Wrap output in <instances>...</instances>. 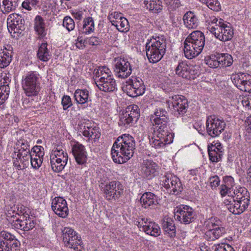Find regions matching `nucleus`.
Listing matches in <instances>:
<instances>
[{"instance_id": "nucleus-1", "label": "nucleus", "mask_w": 251, "mask_h": 251, "mask_svg": "<svg viewBox=\"0 0 251 251\" xmlns=\"http://www.w3.org/2000/svg\"><path fill=\"white\" fill-rule=\"evenodd\" d=\"M234 179L230 176L223 177L222 184L220 186V194L222 198L227 195L224 203L228 210L235 215L243 213L248 207L250 196L247 189L244 187H235Z\"/></svg>"}, {"instance_id": "nucleus-2", "label": "nucleus", "mask_w": 251, "mask_h": 251, "mask_svg": "<svg viewBox=\"0 0 251 251\" xmlns=\"http://www.w3.org/2000/svg\"><path fill=\"white\" fill-rule=\"evenodd\" d=\"M135 147V141L132 136L124 134L119 136L111 150L113 161L119 164L126 163L133 156Z\"/></svg>"}, {"instance_id": "nucleus-3", "label": "nucleus", "mask_w": 251, "mask_h": 251, "mask_svg": "<svg viewBox=\"0 0 251 251\" xmlns=\"http://www.w3.org/2000/svg\"><path fill=\"white\" fill-rule=\"evenodd\" d=\"M30 145L25 139L20 138L15 144L11 153L13 166L18 170L26 168L29 164Z\"/></svg>"}, {"instance_id": "nucleus-4", "label": "nucleus", "mask_w": 251, "mask_h": 251, "mask_svg": "<svg viewBox=\"0 0 251 251\" xmlns=\"http://www.w3.org/2000/svg\"><path fill=\"white\" fill-rule=\"evenodd\" d=\"M205 36L200 30L193 31L186 38L184 42L185 56L191 59L199 55L204 48Z\"/></svg>"}, {"instance_id": "nucleus-5", "label": "nucleus", "mask_w": 251, "mask_h": 251, "mask_svg": "<svg viewBox=\"0 0 251 251\" xmlns=\"http://www.w3.org/2000/svg\"><path fill=\"white\" fill-rule=\"evenodd\" d=\"M22 86L26 96H37L41 89L39 74L34 71L27 73L23 77Z\"/></svg>"}, {"instance_id": "nucleus-6", "label": "nucleus", "mask_w": 251, "mask_h": 251, "mask_svg": "<svg viewBox=\"0 0 251 251\" xmlns=\"http://www.w3.org/2000/svg\"><path fill=\"white\" fill-rule=\"evenodd\" d=\"M166 104L177 117L186 113L188 107L187 100L184 96L178 95L170 96L166 100Z\"/></svg>"}, {"instance_id": "nucleus-7", "label": "nucleus", "mask_w": 251, "mask_h": 251, "mask_svg": "<svg viewBox=\"0 0 251 251\" xmlns=\"http://www.w3.org/2000/svg\"><path fill=\"white\" fill-rule=\"evenodd\" d=\"M207 28L216 38L221 41H228L233 37V29L231 25L222 19H219L217 27L209 26Z\"/></svg>"}, {"instance_id": "nucleus-8", "label": "nucleus", "mask_w": 251, "mask_h": 251, "mask_svg": "<svg viewBox=\"0 0 251 251\" xmlns=\"http://www.w3.org/2000/svg\"><path fill=\"white\" fill-rule=\"evenodd\" d=\"M174 217L180 223L184 225H189L196 220L197 214L191 207L187 205L181 204L176 207Z\"/></svg>"}, {"instance_id": "nucleus-9", "label": "nucleus", "mask_w": 251, "mask_h": 251, "mask_svg": "<svg viewBox=\"0 0 251 251\" xmlns=\"http://www.w3.org/2000/svg\"><path fill=\"white\" fill-rule=\"evenodd\" d=\"M226 123L215 115H210L207 118L206 130L207 134L211 137L219 136L224 130Z\"/></svg>"}, {"instance_id": "nucleus-10", "label": "nucleus", "mask_w": 251, "mask_h": 251, "mask_svg": "<svg viewBox=\"0 0 251 251\" xmlns=\"http://www.w3.org/2000/svg\"><path fill=\"white\" fill-rule=\"evenodd\" d=\"M100 187L104 194L105 198L110 201L118 200L123 192V186L119 181H112L104 185L101 183Z\"/></svg>"}, {"instance_id": "nucleus-11", "label": "nucleus", "mask_w": 251, "mask_h": 251, "mask_svg": "<svg viewBox=\"0 0 251 251\" xmlns=\"http://www.w3.org/2000/svg\"><path fill=\"white\" fill-rule=\"evenodd\" d=\"M206 64L212 68H224L230 66L233 63V58L228 53L211 54L206 59Z\"/></svg>"}, {"instance_id": "nucleus-12", "label": "nucleus", "mask_w": 251, "mask_h": 251, "mask_svg": "<svg viewBox=\"0 0 251 251\" xmlns=\"http://www.w3.org/2000/svg\"><path fill=\"white\" fill-rule=\"evenodd\" d=\"M62 236L65 246L73 249H77V246L80 245L82 241L80 237L73 228L65 227L62 230Z\"/></svg>"}, {"instance_id": "nucleus-13", "label": "nucleus", "mask_w": 251, "mask_h": 251, "mask_svg": "<svg viewBox=\"0 0 251 251\" xmlns=\"http://www.w3.org/2000/svg\"><path fill=\"white\" fill-rule=\"evenodd\" d=\"M145 90L143 80L139 77L132 76L128 84L126 86L125 91L129 97L134 98L143 95Z\"/></svg>"}, {"instance_id": "nucleus-14", "label": "nucleus", "mask_w": 251, "mask_h": 251, "mask_svg": "<svg viewBox=\"0 0 251 251\" xmlns=\"http://www.w3.org/2000/svg\"><path fill=\"white\" fill-rule=\"evenodd\" d=\"M163 187L170 190V193L177 195L183 190V186L179 178L172 174H167L162 177Z\"/></svg>"}, {"instance_id": "nucleus-15", "label": "nucleus", "mask_w": 251, "mask_h": 251, "mask_svg": "<svg viewBox=\"0 0 251 251\" xmlns=\"http://www.w3.org/2000/svg\"><path fill=\"white\" fill-rule=\"evenodd\" d=\"M114 72L115 75L121 78H126L131 74L132 68L127 59L124 58H115L114 65Z\"/></svg>"}, {"instance_id": "nucleus-16", "label": "nucleus", "mask_w": 251, "mask_h": 251, "mask_svg": "<svg viewBox=\"0 0 251 251\" xmlns=\"http://www.w3.org/2000/svg\"><path fill=\"white\" fill-rule=\"evenodd\" d=\"M78 131L84 136L88 138V140H93L94 142L98 141L100 136L99 129L96 127L91 126V123L88 122L80 121L77 126Z\"/></svg>"}, {"instance_id": "nucleus-17", "label": "nucleus", "mask_w": 251, "mask_h": 251, "mask_svg": "<svg viewBox=\"0 0 251 251\" xmlns=\"http://www.w3.org/2000/svg\"><path fill=\"white\" fill-rule=\"evenodd\" d=\"M136 225L141 231L154 237L158 236L161 233V230L158 224L146 218L139 219Z\"/></svg>"}, {"instance_id": "nucleus-18", "label": "nucleus", "mask_w": 251, "mask_h": 251, "mask_svg": "<svg viewBox=\"0 0 251 251\" xmlns=\"http://www.w3.org/2000/svg\"><path fill=\"white\" fill-rule=\"evenodd\" d=\"M231 79L240 90L251 93V75L247 73H239L232 74Z\"/></svg>"}, {"instance_id": "nucleus-19", "label": "nucleus", "mask_w": 251, "mask_h": 251, "mask_svg": "<svg viewBox=\"0 0 251 251\" xmlns=\"http://www.w3.org/2000/svg\"><path fill=\"white\" fill-rule=\"evenodd\" d=\"M175 71L177 75L187 79H194L199 74V71L196 66L188 64L184 61L178 63Z\"/></svg>"}, {"instance_id": "nucleus-20", "label": "nucleus", "mask_w": 251, "mask_h": 251, "mask_svg": "<svg viewBox=\"0 0 251 251\" xmlns=\"http://www.w3.org/2000/svg\"><path fill=\"white\" fill-rule=\"evenodd\" d=\"M51 209L59 217L66 218L69 214V208L66 201L61 197L51 198Z\"/></svg>"}, {"instance_id": "nucleus-21", "label": "nucleus", "mask_w": 251, "mask_h": 251, "mask_svg": "<svg viewBox=\"0 0 251 251\" xmlns=\"http://www.w3.org/2000/svg\"><path fill=\"white\" fill-rule=\"evenodd\" d=\"M150 120L154 127H166L169 121L167 112L163 108H157L151 115Z\"/></svg>"}, {"instance_id": "nucleus-22", "label": "nucleus", "mask_w": 251, "mask_h": 251, "mask_svg": "<svg viewBox=\"0 0 251 251\" xmlns=\"http://www.w3.org/2000/svg\"><path fill=\"white\" fill-rule=\"evenodd\" d=\"M7 23L9 32L12 33L13 31L15 33H18L20 30L23 29L25 21L22 16L16 13H12L9 15L7 19Z\"/></svg>"}, {"instance_id": "nucleus-23", "label": "nucleus", "mask_w": 251, "mask_h": 251, "mask_svg": "<svg viewBox=\"0 0 251 251\" xmlns=\"http://www.w3.org/2000/svg\"><path fill=\"white\" fill-rule=\"evenodd\" d=\"M72 152L77 164L83 165L86 163L87 152L82 144L75 142L72 147Z\"/></svg>"}, {"instance_id": "nucleus-24", "label": "nucleus", "mask_w": 251, "mask_h": 251, "mask_svg": "<svg viewBox=\"0 0 251 251\" xmlns=\"http://www.w3.org/2000/svg\"><path fill=\"white\" fill-rule=\"evenodd\" d=\"M35 223L29 216L26 212L20 217V219H17L12 223V226L17 229L28 231L35 226Z\"/></svg>"}, {"instance_id": "nucleus-25", "label": "nucleus", "mask_w": 251, "mask_h": 251, "mask_svg": "<svg viewBox=\"0 0 251 251\" xmlns=\"http://www.w3.org/2000/svg\"><path fill=\"white\" fill-rule=\"evenodd\" d=\"M209 160L214 163L220 161L223 155L224 149L220 142H213L208 146Z\"/></svg>"}, {"instance_id": "nucleus-26", "label": "nucleus", "mask_w": 251, "mask_h": 251, "mask_svg": "<svg viewBox=\"0 0 251 251\" xmlns=\"http://www.w3.org/2000/svg\"><path fill=\"white\" fill-rule=\"evenodd\" d=\"M146 44L151 47V49H155L166 52L167 41L164 35L155 34L150 39H148Z\"/></svg>"}, {"instance_id": "nucleus-27", "label": "nucleus", "mask_w": 251, "mask_h": 251, "mask_svg": "<svg viewBox=\"0 0 251 251\" xmlns=\"http://www.w3.org/2000/svg\"><path fill=\"white\" fill-rule=\"evenodd\" d=\"M153 135H155L156 138L162 141L165 145L172 143L173 141V137L171 133L168 131V127H154Z\"/></svg>"}, {"instance_id": "nucleus-28", "label": "nucleus", "mask_w": 251, "mask_h": 251, "mask_svg": "<svg viewBox=\"0 0 251 251\" xmlns=\"http://www.w3.org/2000/svg\"><path fill=\"white\" fill-rule=\"evenodd\" d=\"M158 167L157 164L151 160H146L142 166V173L145 176L151 179L158 174Z\"/></svg>"}, {"instance_id": "nucleus-29", "label": "nucleus", "mask_w": 251, "mask_h": 251, "mask_svg": "<svg viewBox=\"0 0 251 251\" xmlns=\"http://www.w3.org/2000/svg\"><path fill=\"white\" fill-rule=\"evenodd\" d=\"M95 84L100 91L105 93L114 92L117 90V84L114 77Z\"/></svg>"}, {"instance_id": "nucleus-30", "label": "nucleus", "mask_w": 251, "mask_h": 251, "mask_svg": "<svg viewBox=\"0 0 251 251\" xmlns=\"http://www.w3.org/2000/svg\"><path fill=\"white\" fill-rule=\"evenodd\" d=\"M94 74L95 83L114 77L111 70L105 66H100L98 69H95Z\"/></svg>"}, {"instance_id": "nucleus-31", "label": "nucleus", "mask_w": 251, "mask_h": 251, "mask_svg": "<svg viewBox=\"0 0 251 251\" xmlns=\"http://www.w3.org/2000/svg\"><path fill=\"white\" fill-rule=\"evenodd\" d=\"M147 56L150 62L156 63L160 61L164 56L165 51L151 49V47L146 44Z\"/></svg>"}, {"instance_id": "nucleus-32", "label": "nucleus", "mask_w": 251, "mask_h": 251, "mask_svg": "<svg viewBox=\"0 0 251 251\" xmlns=\"http://www.w3.org/2000/svg\"><path fill=\"white\" fill-rule=\"evenodd\" d=\"M140 202L142 207L149 208L158 203L157 198L152 193L147 192L142 195L140 198Z\"/></svg>"}, {"instance_id": "nucleus-33", "label": "nucleus", "mask_w": 251, "mask_h": 251, "mask_svg": "<svg viewBox=\"0 0 251 251\" xmlns=\"http://www.w3.org/2000/svg\"><path fill=\"white\" fill-rule=\"evenodd\" d=\"M12 48L8 46L0 50V68H5L7 67L12 61Z\"/></svg>"}, {"instance_id": "nucleus-34", "label": "nucleus", "mask_w": 251, "mask_h": 251, "mask_svg": "<svg viewBox=\"0 0 251 251\" xmlns=\"http://www.w3.org/2000/svg\"><path fill=\"white\" fill-rule=\"evenodd\" d=\"M226 232V229L224 226H217L211 228L206 231L204 234V238L209 241H214L218 239Z\"/></svg>"}, {"instance_id": "nucleus-35", "label": "nucleus", "mask_w": 251, "mask_h": 251, "mask_svg": "<svg viewBox=\"0 0 251 251\" xmlns=\"http://www.w3.org/2000/svg\"><path fill=\"white\" fill-rule=\"evenodd\" d=\"M74 98L76 102L79 104H85L91 101V98L87 89H77L74 93Z\"/></svg>"}, {"instance_id": "nucleus-36", "label": "nucleus", "mask_w": 251, "mask_h": 251, "mask_svg": "<svg viewBox=\"0 0 251 251\" xmlns=\"http://www.w3.org/2000/svg\"><path fill=\"white\" fill-rule=\"evenodd\" d=\"M162 227L165 235L170 238H174L176 235V228L174 222L170 218L164 220L162 223Z\"/></svg>"}, {"instance_id": "nucleus-37", "label": "nucleus", "mask_w": 251, "mask_h": 251, "mask_svg": "<svg viewBox=\"0 0 251 251\" xmlns=\"http://www.w3.org/2000/svg\"><path fill=\"white\" fill-rule=\"evenodd\" d=\"M185 26L189 29H194L199 25V20L197 17L191 11L186 12L183 18Z\"/></svg>"}, {"instance_id": "nucleus-38", "label": "nucleus", "mask_w": 251, "mask_h": 251, "mask_svg": "<svg viewBox=\"0 0 251 251\" xmlns=\"http://www.w3.org/2000/svg\"><path fill=\"white\" fill-rule=\"evenodd\" d=\"M47 42L42 43L39 46L37 57L41 61L43 62L48 61L51 57V53L48 49Z\"/></svg>"}, {"instance_id": "nucleus-39", "label": "nucleus", "mask_w": 251, "mask_h": 251, "mask_svg": "<svg viewBox=\"0 0 251 251\" xmlns=\"http://www.w3.org/2000/svg\"><path fill=\"white\" fill-rule=\"evenodd\" d=\"M0 240H3L4 243H8L9 246L13 248H19L21 245L20 241L13 235L5 231L0 232Z\"/></svg>"}, {"instance_id": "nucleus-40", "label": "nucleus", "mask_w": 251, "mask_h": 251, "mask_svg": "<svg viewBox=\"0 0 251 251\" xmlns=\"http://www.w3.org/2000/svg\"><path fill=\"white\" fill-rule=\"evenodd\" d=\"M34 29L41 38L45 37L47 35L44 20L40 15L36 16L34 19Z\"/></svg>"}, {"instance_id": "nucleus-41", "label": "nucleus", "mask_w": 251, "mask_h": 251, "mask_svg": "<svg viewBox=\"0 0 251 251\" xmlns=\"http://www.w3.org/2000/svg\"><path fill=\"white\" fill-rule=\"evenodd\" d=\"M144 4L147 9L152 13H158L162 9L160 0H145Z\"/></svg>"}, {"instance_id": "nucleus-42", "label": "nucleus", "mask_w": 251, "mask_h": 251, "mask_svg": "<svg viewBox=\"0 0 251 251\" xmlns=\"http://www.w3.org/2000/svg\"><path fill=\"white\" fill-rule=\"evenodd\" d=\"M94 30L95 23L93 18L91 17L84 18L83 21V26L80 30L81 33L88 35L93 33Z\"/></svg>"}, {"instance_id": "nucleus-43", "label": "nucleus", "mask_w": 251, "mask_h": 251, "mask_svg": "<svg viewBox=\"0 0 251 251\" xmlns=\"http://www.w3.org/2000/svg\"><path fill=\"white\" fill-rule=\"evenodd\" d=\"M19 3V0H3L1 11L4 14L14 11Z\"/></svg>"}, {"instance_id": "nucleus-44", "label": "nucleus", "mask_w": 251, "mask_h": 251, "mask_svg": "<svg viewBox=\"0 0 251 251\" xmlns=\"http://www.w3.org/2000/svg\"><path fill=\"white\" fill-rule=\"evenodd\" d=\"M135 123L136 122L132 118H130L128 113L122 112L120 114L118 123L119 126L124 128H128L131 126Z\"/></svg>"}, {"instance_id": "nucleus-45", "label": "nucleus", "mask_w": 251, "mask_h": 251, "mask_svg": "<svg viewBox=\"0 0 251 251\" xmlns=\"http://www.w3.org/2000/svg\"><path fill=\"white\" fill-rule=\"evenodd\" d=\"M126 113H128L131 118L136 122L140 117V109L138 105L132 104L129 105L126 109Z\"/></svg>"}, {"instance_id": "nucleus-46", "label": "nucleus", "mask_w": 251, "mask_h": 251, "mask_svg": "<svg viewBox=\"0 0 251 251\" xmlns=\"http://www.w3.org/2000/svg\"><path fill=\"white\" fill-rule=\"evenodd\" d=\"M50 163L52 170L57 173L62 171L66 165V164L63 163L59 159L53 157H50Z\"/></svg>"}, {"instance_id": "nucleus-47", "label": "nucleus", "mask_w": 251, "mask_h": 251, "mask_svg": "<svg viewBox=\"0 0 251 251\" xmlns=\"http://www.w3.org/2000/svg\"><path fill=\"white\" fill-rule=\"evenodd\" d=\"M200 1L204 4H205L207 7L214 11H219L221 10V6L218 0H200Z\"/></svg>"}, {"instance_id": "nucleus-48", "label": "nucleus", "mask_w": 251, "mask_h": 251, "mask_svg": "<svg viewBox=\"0 0 251 251\" xmlns=\"http://www.w3.org/2000/svg\"><path fill=\"white\" fill-rule=\"evenodd\" d=\"M30 163L31 166L34 169H38L41 166L43 158L37 157V155H34V154H30Z\"/></svg>"}, {"instance_id": "nucleus-49", "label": "nucleus", "mask_w": 251, "mask_h": 251, "mask_svg": "<svg viewBox=\"0 0 251 251\" xmlns=\"http://www.w3.org/2000/svg\"><path fill=\"white\" fill-rule=\"evenodd\" d=\"M62 25L68 31L73 30L75 27V23L74 20L68 16L64 18Z\"/></svg>"}, {"instance_id": "nucleus-50", "label": "nucleus", "mask_w": 251, "mask_h": 251, "mask_svg": "<svg viewBox=\"0 0 251 251\" xmlns=\"http://www.w3.org/2000/svg\"><path fill=\"white\" fill-rule=\"evenodd\" d=\"M128 21L125 17L120 18L118 21V24H116V27L120 32L127 31L128 27Z\"/></svg>"}, {"instance_id": "nucleus-51", "label": "nucleus", "mask_w": 251, "mask_h": 251, "mask_svg": "<svg viewBox=\"0 0 251 251\" xmlns=\"http://www.w3.org/2000/svg\"><path fill=\"white\" fill-rule=\"evenodd\" d=\"M150 143L152 147L157 150L163 149L166 146L162 141L156 138L155 135H152L151 138L150 139Z\"/></svg>"}, {"instance_id": "nucleus-52", "label": "nucleus", "mask_w": 251, "mask_h": 251, "mask_svg": "<svg viewBox=\"0 0 251 251\" xmlns=\"http://www.w3.org/2000/svg\"><path fill=\"white\" fill-rule=\"evenodd\" d=\"M164 3L169 11H173L180 5V0H164Z\"/></svg>"}, {"instance_id": "nucleus-53", "label": "nucleus", "mask_w": 251, "mask_h": 251, "mask_svg": "<svg viewBox=\"0 0 251 251\" xmlns=\"http://www.w3.org/2000/svg\"><path fill=\"white\" fill-rule=\"evenodd\" d=\"M212 249L214 251H235L232 246L226 244L214 245Z\"/></svg>"}, {"instance_id": "nucleus-54", "label": "nucleus", "mask_w": 251, "mask_h": 251, "mask_svg": "<svg viewBox=\"0 0 251 251\" xmlns=\"http://www.w3.org/2000/svg\"><path fill=\"white\" fill-rule=\"evenodd\" d=\"M39 2V0H25L22 3V7L27 10H31L32 7L35 6Z\"/></svg>"}, {"instance_id": "nucleus-55", "label": "nucleus", "mask_w": 251, "mask_h": 251, "mask_svg": "<svg viewBox=\"0 0 251 251\" xmlns=\"http://www.w3.org/2000/svg\"><path fill=\"white\" fill-rule=\"evenodd\" d=\"M61 104L64 110H66L72 105V101L70 96L64 95L61 99Z\"/></svg>"}, {"instance_id": "nucleus-56", "label": "nucleus", "mask_w": 251, "mask_h": 251, "mask_svg": "<svg viewBox=\"0 0 251 251\" xmlns=\"http://www.w3.org/2000/svg\"><path fill=\"white\" fill-rule=\"evenodd\" d=\"M31 154H34V155H37V157H42L44 155V149L43 147L40 146H35L33 147L31 151Z\"/></svg>"}, {"instance_id": "nucleus-57", "label": "nucleus", "mask_w": 251, "mask_h": 251, "mask_svg": "<svg viewBox=\"0 0 251 251\" xmlns=\"http://www.w3.org/2000/svg\"><path fill=\"white\" fill-rule=\"evenodd\" d=\"M86 44L92 46H98L102 42L101 40L97 36H92L85 39Z\"/></svg>"}, {"instance_id": "nucleus-58", "label": "nucleus", "mask_w": 251, "mask_h": 251, "mask_svg": "<svg viewBox=\"0 0 251 251\" xmlns=\"http://www.w3.org/2000/svg\"><path fill=\"white\" fill-rule=\"evenodd\" d=\"M19 248H13L8 243H4L0 240V251H16Z\"/></svg>"}, {"instance_id": "nucleus-59", "label": "nucleus", "mask_w": 251, "mask_h": 251, "mask_svg": "<svg viewBox=\"0 0 251 251\" xmlns=\"http://www.w3.org/2000/svg\"><path fill=\"white\" fill-rule=\"evenodd\" d=\"M204 18L205 22L207 23L208 25H210L211 24H215L213 26L217 27V25L219 23V20H218L215 16L205 15Z\"/></svg>"}, {"instance_id": "nucleus-60", "label": "nucleus", "mask_w": 251, "mask_h": 251, "mask_svg": "<svg viewBox=\"0 0 251 251\" xmlns=\"http://www.w3.org/2000/svg\"><path fill=\"white\" fill-rule=\"evenodd\" d=\"M209 182L212 188H215L219 185L220 180L218 176L215 175L209 177Z\"/></svg>"}, {"instance_id": "nucleus-61", "label": "nucleus", "mask_w": 251, "mask_h": 251, "mask_svg": "<svg viewBox=\"0 0 251 251\" xmlns=\"http://www.w3.org/2000/svg\"><path fill=\"white\" fill-rule=\"evenodd\" d=\"M209 224L212 227V228L217 227V226H223L222 225V222L217 217L211 218L209 219Z\"/></svg>"}, {"instance_id": "nucleus-62", "label": "nucleus", "mask_w": 251, "mask_h": 251, "mask_svg": "<svg viewBox=\"0 0 251 251\" xmlns=\"http://www.w3.org/2000/svg\"><path fill=\"white\" fill-rule=\"evenodd\" d=\"M11 81V79L9 76L7 75L6 74L1 75V79L0 80V86H9V83Z\"/></svg>"}, {"instance_id": "nucleus-63", "label": "nucleus", "mask_w": 251, "mask_h": 251, "mask_svg": "<svg viewBox=\"0 0 251 251\" xmlns=\"http://www.w3.org/2000/svg\"><path fill=\"white\" fill-rule=\"evenodd\" d=\"M85 39L83 40L81 37L78 36L76 40L75 46L79 49H83L85 47Z\"/></svg>"}, {"instance_id": "nucleus-64", "label": "nucleus", "mask_w": 251, "mask_h": 251, "mask_svg": "<svg viewBox=\"0 0 251 251\" xmlns=\"http://www.w3.org/2000/svg\"><path fill=\"white\" fill-rule=\"evenodd\" d=\"M10 92V88L9 86H0V94L2 95L3 96L4 95H6V99H7Z\"/></svg>"}]
</instances>
